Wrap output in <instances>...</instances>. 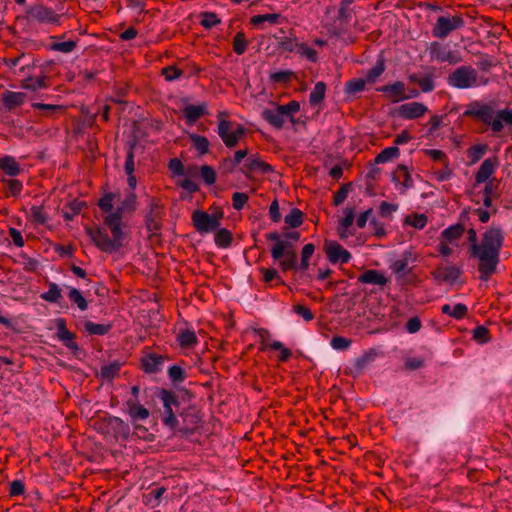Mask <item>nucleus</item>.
<instances>
[{"mask_svg": "<svg viewBox=\"0 0 512 512\" xmlns=\"http://www.w3.org/2000/svg\"><path fill=\"white\" fill-rule=\"evenodd\" d=\"M504 245V232L500 226H490L481 237L479 245L474 246L477 270L481 281H488L497 271L500 263V251Z\"/></svg>", "mask_w": 512, "mask_h": 512, "instance_id": "nucleus-1", "label": "nucleus"}, {"mask_svg": "<svg viewBox=\"0 0 512 512\" xmlns=\"http://www.w3.org/2000/svg\"><path fill=\"white\" fill-rule=\"evenodd\" d=\"M503 123L507 124L508 126H512V110L506 108L496 112L493 122V132H501L504 128Z\"/></svg>", "mask_w": 512, "mask_h": 512, "instance_id": "nucleus-32", "label": "nucleus"}, {"mask_svg": "<svg viewBox=\"0 0 512 512\" xmlns=\"http://www.w3.org/2000/svg\"><path fill=\"white\" fill-rule=\"evenodd\" d=\"M125 406L132 424L146 420L150 416V411L140 404L139 399H128Z\"/></svg>", "mask_w": 512, "mask_h": 512, "instance_id": "nucleus-22", "label": "nucleus"}, {"mask_svg": "<svg viewBox=\"0 0 512 512\" xmlns=\"http://www.w3.org/2000/svg\"><path fill=\"white\" fill-rule=\"evenodd\" d=\"M85 331L89 335H106L112 328V324H97L92 321H86L84 323Z\"/></svg>", "mask_w": 512, "mask_h": 512, "instance_id": "nucleus-45", "label": "nucleus"}, {"mask_svg": "<svg viewBox=\"0 0 512 512\" xmlns=\"http://www.w3.org/2000/svg\"><path fill=\"white\" fill-rule=\"evenodd\" d=\"M166 359H168L166 355L148 353L141 358L140 367L147 374H155L162 370Z\"/></svg>", "mask_w": 512, "mask_h": 512, "instance_id": "nucleus-18", "label": "nucleus"}, {"mask_svg": "<svg viewBox=\"0 0 512 512\" xmlns=\"http://www.w3.org/2000/svg\"><path fill=\"white\" fill-rule=\"evenodd\" d=\"M222 116H227V113L225 111L218 113L217 133L225 146L232 149L246 136L247 129L242 124H236V127L232 129L233 123L229 120L222 119Z\"/></svg>", "mask_w": 512, "mask_h": 512, "instance_id": "nucleus-6", "label": "nucleus"}, {"mask_svg": "<svg viewBox=\"0 0 512 512\" xmlns=\"http://www.w3.org/2000/svg\"><path fill=\"white\" fill-rule=\"evenodd\" d=\"M161 75L164 76L166 81H173L182 77L184 71L174 65H170L162 68Z\"/></svg>", "mask_w": 512, "mask_h": 512, "instance_id": "nucleus-64", "label": "nucleus"}, {"mask_svg": "<svg viewBox=\"0 0 512 512\" xmlns=\"http://www.w3.org/2000/svg\"><path fill=\"white\" fill-rule=\"evenodd\" d=\"M103 223L110 230L112 238L108 236L105 229L98 226L86 227L85 231L98 249L105 253H113L124 245L125 234L121 209L105 216Z\"/></svg>", "mask_w": 512, "mask_h": 512, "instance_id": "nucleus-2", "label": "nucleus"}, {"mask_svg": "<svg viewBox=\"0 0 512 512\" xmlns=\"http://www.w3.org/2000/svg\"><path fill=\"white\" fill-rule=\"evenodd\" d=\"M366 83L364 78H353L345 83L344 92L347 95H355L364 90Z\"/></svg>", "mask_w": 512, "mask_h": 512, "instance_id": "nucleus-50", "label": "nucleus"}, {"mask_svg": "<svg viewBox=\"0 0 512 512\" xmlns=\"http://www.w3.org/2000/svg\"><path fill=\"white\" fill-rule=\"evenodd\" d=\"M447 50V46L438 41L432 42L428 48L430 58L440 63L444 62Z\"/></svg>", "mask_w": 512, "mask_h": 512, "instance_id": "nucleus-41", "label": "nucleus"}, {"mask_svg": "<svg viewBox=\"0 0 512 512\" xmlns=\"http://www.w3.org/2000/svg\"><path fill=\"white\" fill-rule=\"evenodd\" d=\"M192 223L197 232L204 234L217 229L215 222L210 218V214L202 210H195L192 213Z\"/></svg>", "mask_w": 512, "mask_h": 512, "instance_id": "nucleus-19", "label": "nucleus"}, {"mask_svg": "<svg viewBox=\"0 0 512 512\" xmlns=\"http://www.w3.org/2000/svg\"><path fill=\"white\" fill-rule=\"evenodd\" d=\"M325 93H326V84L322 81L317 82L315 84L312 92L310 93L309 103L312 106H317L324 100Z\"/></svg>", "mask_w": 512, "mask_h": 512, "instance_id": "nucleus-46", "label": "nucleus"}, {"mask_svg": "<svg viewBox=\"0 0 512 512\" xmlns=\"http://www.w3.org/2000/svg\"><path fill=\"white\" fill-rule=\"evenodd\" d=\"M214 241L218 247L228 248L232 244L233 235L228 229L221 228L215 233Z\"/></svg>", "mask_w": 512, "mask_h": 512, "instance_id": "nucleus-48", "label": "nucleus"}, {"mask_svg": "<svg viewBox=\"0 0 512 512\" xmlns=\"http://www.w3.org/2000/svg\"><path fill=\"white\" fill-rule=\"evenodd\" d=\"M48 291L41 294V298L50 303H60L63 299L61 289L56 283L50 282L48 284Z\"/></svg>", "mask_w": 512, "mask_h": 512, "instance_id": "nucleus-44", "label": "nucleus"}, {"mask_svg": "<svg viewBox=\"0 0 512 512\" xmlns=\"http://www.w3.org/2000/svg\"><path fill=\"white\" fill-rule=\"evenodd\" d=\"M232 46H233V51L237 55H242L245 53L247 46H248V41L246 39L244 32H242V31L237 32V34L233 38Z\"/></svg>", "mask_w": 512, "mask_h": 512, "instance_id": "nucleus-58", "label": "nucleus"}, {"mask_svg": "<svg viewBox=\"0 0 512 512\" xmlns=\"http://www.w3.org/2000/svg\"><path fill=\"white\" fill-rule=\"evenodd\" d=\"M462 271L460 268L452 266H438L431 272L433 279L439 283L445 282L454 284L461 276Z\"/></svg>", "mask_w": 512, "mask_h": 512, "instance_id": "nucleus-17", "label": "nucleus"}, {"mask_svg": "<svg viewBox=\"0 0 512 512\" xmlns=\"http://www.w3.org/2000/svg\"><path fill=\"white\" fill-rule=\"evenodd\" d=\"M428 218L425 214L412 213L405 217L404 223L416 229H423L427 224Z\"/></svg>", "mask_w": 512, "mask_h": 512, "instance_id": "nucleus-56", "label": "nucleus"}, {"mask_svg": "<svg viewBox=\"0 0 512 512\" xmlns=\"http://www.w3.org/2000/svg\"><path fill=\"white\" fill-rule=\"evenodd\" d=\"M0 170L10 177L18 176L22 172L20 164L10 155L0 157Z\"/></svg>", "mask_w": 512, "mask_h": 512, "instance_id": "nucleus-28", "label": "nucleus"}, {"mask_svg": "<svg viewBox=\"0 0 512 512\" xmlns=\"http://www.w3.org/2000/svg\"><path fill=\"white\" fill-rule=\"evenodd\" d=\"M296 77L295 72L291 70H283L278 71L270 74V80L273 83L277 84H287L289 83L293 78Z\"/></svg>", "mask_w": 512, "mask_h": 512, "instance_id": "nucleus-59", "label": "nucleus"}, {"mask_svg": "<svg viewBox=\"0 0 512 512\" xmlns=\"http://www.w3.org/2000/svg\"><path fill=\"white\" fill-rule=\"evenodd\" d=\"M494 108L481 101H472L467 105L466 110L463 113L464 117H469L477 121H481L484 124L491 127L493 131V122L495 119Z\"/></svg>", "mask_w": 512, "mask_h": 512, "instance_id": "nucleus-8", "label": "nucleus"}, {"mask_svg": "<svg viewBox=\"0 0 512 512\" xmlns=\"http://www.w3.org/2000/svg\"><path fill=\"white\" fill-rule=\"evenodd\" d=\"M465 26V21L461 14H455L452 17L439 16L432 28V35L435 38L444 39L451 32L461 29Z\"/></svg>", "mask_w": 512, "mask_h": 512, "instance_id": "nucleus-10", "label": "nucleus"}, {"mask_svg": "<svg viewBox=\"0 0 512 512\" xmlns=\"http://www.w3.org/2000/svg\"><path fill=\"white\" fill-rule=\"evenodd\" d=\"M77 47V41L76 40H68L64 42H53L49 49L52 51H59L62 53H71L75 50Z\"/></svg>", "mask_w": 512, "mask_h": 512, "instance_id": "nucleus-62", "label": "nucleus"}, {"mask_svg": "<svg viewBox=\"0 0 512 512\" xmlns=\"http://www.w3.org/2000/svg\"><path fill=\"white\" fill-rule=\"evenodd\" d=\"M494 108L481 101H472L467 105L466 110L463 113L464 117H469L477 121H481L484 124L491 127L493 131V122L495 119Z\"/></svg>", "mask_w": 512, "mask_h": 512, "instance_id": "nucleus-9", "label": "nucleus"}, {"mask_svg": "<svg viewBox=\"0 0 512 512\" xmlns=\"http://www.w3.org/2000/svg\"><path fill=\"white\" fill-rule=\"evenodd\" d=\"M261 117L275 129H282L285 123L284 114L276 105L274 109H264L261 112Z\"/></svg>", "mask_w": 512, "mask_h": 512, "instance_id": "nucleus-26", "label": "nucleus"}, {"mask_svg": "<svg viewBox=\"0 0 512 512\" xmlns=\"http://www.w3.org/2000/svg\"><path fill=\"white\" fill-rule=\"evenodd\" d=\"M27 95L23 92L5 91L2 94L1 101L7 111H12L20 107L26 101Z\"/></svg>", "mask_w": 512, "mask_h": 512, "instance_id": "nucleus-24", "label": "nucleus"}, {"mask_svg": "<svg viewBox=\"0 0 512 512\" xmlns=\"http://www.w3.org/2000/svg\"><path fill=\"white\" fill-rule=\"evenodd\" d=\"M265 237L267 240L275 242L271 248L273 260H280L287 251H295L293 243L288 240H282L278 232L267 233Z\"/></svg>", "mask_w": 512, "mask_h": 512, "instance_id": "nucleus-16", "label": "nucleus"}, {"mask_svg": "<svg viewBox=\"0 0 512 512\" xmlns=\"http://www.w3.org/2000/svg\"><path fill=\"white\" fill-rule=\"evenodd\" d=\"M267 348L280 351V355L278 357L280 362H287L292 355L291 350L285 347L280 341H273L270 345H263L262 347L263 350Z\"/></svg>", "mask_w": 512, "mask_h": 512, "instance_id": "nucleus-55", "label": "nucleus"}, {"mask_svg": "<svg viewBox=\"0 0 512 512\" xmlns=\"http://www.w3.org/2000/svg\"><path fill=\"white\" fill-rule=\"evenodd\" d=\"M155 395L162 403V410L160 412L162 424L175 432L179 425L177 418V413L181 406L179 395L173 390L166 388H158Z\"/></svg>", "mask_w": 512, "mask_h": 512, "instance_id": "nucleus-4", "label": "nucleus"}, {"mask_svg": "<svg viewBox=\"0 0 512 512\" xmlns=\"http://www.w3.org/2000/svg\"><path fill=\"white\" fill-rule=\"evenodd\" d=\"M164 216V204L161 199L148 196L147 206L144 210V223L146 230L150 232V237L159 235L163 226Z\"/></svg>", "mask_w": 512, "mask_h": 512, "instance_id": "nucleus-5", "label": "nucleus"}, {"mask_svg": "<svg viewBox=\"0 0 512 512\" xmlns=\"http://www.w3.org/2000/svg\"><path fill=\"white\" fill-rule=\"evenodd\" d=\"M68 298L71 303L75 304L81 311L88 309V302L82 293L74 287L69 288Z\"/></svg>", "mask_w": 512, "mask_h": 512, "instance_id": "nucleus-51", "label": "nucleus"}, {"mask_svg": "<svg viewBox=\"0 0 512 512\" xmlns=\"http://www.w3.org/2000/svg\"><path fill=\"white\" fill-rule=\"evenodd\" d=\"M28 21H35L44 24H59L61 14L56 13L52 8L43 4H35L26 10Z\"/></svg>", "mask_w": 512, "mask_h": 512, "instance_id": "nucleus-11", "label": "nucleus"}, {"mask_svg": "<svg viewBox=\"0 0 512 512\" xmlns=\"http://www.w3.org/2000/svg\"><path fill=\"white\" fill-rule=\"evenodd\" d=\"M103 223L110 230L112 238L108 236L105 229L98 226L86 227L85 231L98 249L105 253H113L124 245L125 234L121 209L105 216Z\"/></svg>", "mask_w": 512, "mask_h": 512, "instance_id": "nucleus-3", "label": "nucleus"}, {"mask_svg": "<svg viewBox=\"0 0 512 512\" xmlns=\"http://www.w3.org/2000/svg\"><path fill=\"white\" fill-rule=\"evenodd\" d=\"M499 165L498 157H490L485 159L480 165L475 174V181L477 184L488 182L493 175L496 167Z\"/></svg>", "mask_w": 512, "mask_h": 512, "instance_id": "nucleus-23", "label": "nucleus"}, {"mask_svg": "<svg viewBox=\"0 0 512 512\" xmlns=\"http://www.w3.org/2000/svg\"><path fill=\"white\" fill-rule=\"evenodd\" d=\"M32 108L35 110H40L42 116H52L57 111H63V106L61 105H53V104H44L40 102H33Z\"/></svg>", "mask_w": 512, "mask_h": 512, "instance_id": "nucleus-60", "label": "nucleus"}, {"mask_svg": "<svg viewBox=\"0 0 512 512\" xmlns=\"http://www.w3.org/2000/svg\"><path fill=\"white\" fill-rule=\"evenodd\" d=\"M282 18L279 13H271V14H259L255 15L250 19V23L254 26H260L264 22H269L270 24L279 23V19Z\"/></svg>", "mask_w": 512, "mask_h": 512, "instance_id": "nucleus-54", "label": "nucleus"}, {"mask_svg": "<svg viewBox=\"0 0 512 512\" xmlns=\"http://www.w3.org/2000/svg\"><path fill=\"white\" fill-rule=\"evenodd\" d=\"M385 71V62L383 59H379L375 66L369 69L365 76V81L369 84L374 83L378 77H380Z\"/></svg>", "mask_w": 512, "mask_h": 512, "instance_id": "nucleus-53", "label": "nucleus"}, {"mask_svg": "<svg viewBox=\"0 0 512 512\" xmlns=\"http://www.w3.org/2000/svg\"><path fill=\"white\" fill-rule=\"evenodd\" d=\"M411 257H412V252L405 251L401 255V258L395 260L390 265V269L394 272V274L396 275V277L398 279L405 277L410 272L411 269L408 268V263H409V260L411 259Z\"/></svg>", "mask_w": 512, "mask_h": 512, "instance_id": "nucleus-27", "label": "nucleus"}, {"mask_svg": "<svg viewBox=\"0 0 512 512\" xmlns=\"http://www.w3.org/2000/svg\"><path fill=\"white\" fill-rule=\"evenodd\" d=\"M478 72L472 66L462 65L451 72L447 77V83L457 89H468L478 86Z\"/></svg>", "mask_w": 512, "mask_h": 512, "instance_id": "nucleus-7", "label": "nucleus"}, {"mask_svg": "<svg viewBox=\"0 0 512 512\" xmlns=\"http://www.w3.org/2000/svg\"><path fill=\"white\" fill-rule=\"evenodd\" d=\"M392 181L397 183H401L405 189L413 187V181L410 175L408 168L400 164L398 165L396 171L393 174Z\"/></svg>", "mask_w": 512, "mask_h": 512, "instance_id": "nucleus-35", "label": "nucleus"}, {"mask_svg": "<svg viewBox=\"0 0 512 512\" xmlns=\"http://www.w3.org/2000/svg\"><path fill=\"white\" fill-rule=\"evenodd\" d=\"M428 107L420 102H410L399 106L398 115L403 119H417L425 115Z\"/></svg>", "mask_w": 512, "mask_h": 512, "instance_id": "nucleus-21", "label": "nucleus"}, {"mask_svg": "<svg viewBox=\"0 0 512 512\" xmlns=\"http://www.w3.org/2000/svg\"><path fill=\"white\" fill-rule=\"evenodd\" d=\"M324 251L327 259L332 264H346L351 259V253L333 240H325Z\"/></svg>", "mask_w": 512, "mask_h": 512, "instance_id": "nucleus-13", "label": "nucleus"}, {"mask_svg": "<svg viewBox=\"0 0 512 512\" xmlns=\"http://www.w3.org/2000/svg\"><path fill=\"white\" fill-rule=\"evenodd\" d=\"M465 232V226L463 223H457L451 225L441 232V239L446 242H454L462 237Z\"/></svg>", "mask_w": 512, "mask_h": 512, "instance_id": "nucleus-34", "label": "nucleus"}, {"mask_svg": "<svg viewBox=\"0 0 512 512\" xmlns=\"http://www.w3.org/2000/svg\"><path fill=\"white\" fill-rule=\"evenodd\" d=\"M177 341L181 348H191L197 344L198 339L194 331L186 329L178 334Z\"/></svg>", "mask_w": 512, "mask_h": 512, "instance_id": "nucleus-39", "label": "nucleus"}, {"mask_svg": "<svg viewBox=\"0 0 512 512\" xmlns=\"http://www.w3.org/2000/svg\"><path fill=\"white\" fill-rule=\"evenodd\" d=\"M56 324V336L59 341L63 343L65 347L71 350L74 354L79 351V346L76 340V334L69 331L64 318H57Z\"/></svg>", "mask_w": 512, "mask_h": 512, "instance_id": "nucleus-14", "label": "nucleus"}, {"mask_svg": "<svg viewBox=\"0 0 512 512\" xmlns=\"http://www.w3.org/2000/svg\"><path fill=\"white\" fill-rule=\"evenodd\" d=\"M278 40L277 42V48L280 51L283 52H297V49L299 48V43L297 41V38L295 36L291 37H276Z\"/></svg>", "mask_w": 512, "mask_h": 512, "instance_id": "nucleus-40", "label": "nucleus"}, {"mask_svg": "<svg viewBox=\"0 0 512 512\" xmlns=\"http://www.w3.org/2000/svg\"><path fill=\"white\" fill-rule=\"evenodd\" d=\"M405 90V84L401 81H396L392 84H387L377 88V91L382 92L392 103L407 100Z\"/></svg>", "mask_w": 512, "mask_h": 512, "instance_id": "nucleus-20", "label": "nucleus"}, {"mask_svg": "<svg viewBox=\"0 0 512 512\" xmlns=\"http://www.w3.org/2000/svg\"><path fill=\"white\" fill-rule=\"evenodd\" d=\"M22 87L27 90L37 91L39 89H46L49 87L48 77L42 75L40 77H28L23 80Z\"/></svg>", "mask_w": 512, "mask_h": 512, "instance_id": "nucleus-37", "label": "nucleus"}, {"mask_svg": "<svg viewBox=\"0 0 512 512\" xmlns=\"http://www.w3.org/2000/svg\"><path fill=\"white\" fill-rule=\"evenodd\" d=\"M352 4L353 3L348 0H342L340 2L336 20L341 24H348L351 21L352 16L355 13Z\"/></svg>", "mask_w": 512, "mask_h": 512, "instance_id": "nucleus-36", "label": "nucleus"}, {"mask_svg": "<svg viewBox=\"0 0 512 512\" xmlns=\"http://www.w3.org/2000/svg\"><path fill=\"white\" fill-rule=\"evenodd\" d=\"M86 207V202L79 199H73L63 207L62 216L66 221H72L74 217Z\"/></svg>", "mask_w": 512, "mask_h": 512, "instance_id": "nucleus-31", "label": "nucleus"}, {"mask_svg": "<svg viewBox=\"0 0 512 512\" xmlns=\"http://www.w3.org/2000/svg\"><path fill=\"white\" fill-rule=\"evenodd\" d=\"M183 112L186 118V122L188 124H193L207 114V104L202 103L200 105H187Z\"/></svg>", "mask_w": 512, "mask_h": 512, "instance_id": "nucleus-29", "label": "nucleus"}, {"mask_svg": "<svg viewBox=\"0 0 512 512\" xmlns=\"http://www.w3.org/2000/svg\"><path fill=\"white\" fill-rule=\"evenodd\" d=\"M353 184L351 182L342 184L341 187L334 193L333 205H341L347 198L348 193L352 190Z\"/></svg>", "mask_w": 512, "mask_h": 512, "instance_id": "nucleus-61", "label": "nucleus"}, {"mask_svg": "<svg viewBox=\"0 0 512 512\" xmlns=\"http://www.w3.org/2000/svg\"><path fill=\"white\" fill-rule=\"evenodd\" d=\"M443 314H447L455 319H463L468 314V308L465 304L458 303L453 308L449 304L441 307Z\"/></svg>", "mask_w": 512, "mask_h": 512, "instance_id": "nucleus-38", "label": "nucleus"}, {"mask_svg": "<svg viewBox=\"0 0 512 512\" xmlns=\"http://www.w3.org/2000/svg\"><path fill=\"white\" fill-rule=\"evenodd\" d=\"M194 148L201 154H207L209 152V140L207 137L198 135V134H190L189 135Z\"/></svg>", "mask_w": 512, "mask_h": 512, "instance_id": "nucleus-52", "label": "nucleus"}, {"mask_svg": "<svg viewBox=\"0 0 512 512\" xmlns=\"http://www.w3.org/2000/svg\"><path fill=\"white\" fill-rule=\"evenodd\" d=\"M304 213L298 208H292L285 216L284 222L291 228H297L303 224Z\"/></svg>", "mask_w": 512, "mask_h": 512, "instance_id": "nucleus-49", "label": "nucleus"}, {"mask_svg": "<svg viewBox=\"0 0 512 512\" xmlns=\"http://www.w3.org/2000/svg\"><path fill=\"white\" fill-rule=\"evenodd\" d=\"M485 187L483 189V205L486 208L492 207V198H499L500 195L496 193L499 187V180L497 178H492L488 182H485Z\"/></svg>", "mask_w": 512, "mask_h": 512, "instance_id": "nucleus-30", "label": "nucleus"}, {"mask_svg": "<svg viewBox=\"0 0 512 512\" xmlns=\"http://www.w3.org/2000/svg\"><path fill=\"white\" fill-rule=\"evenodd\" d=\"M358 282L365 284H373L378 286H385L389 279L379 270L368 269L365 270L359 277Z\"/></svg>", "mask_w": 512, "mask_h": 512, "instance_id": "nucleus-25", "label": "nucleus"}, {"mask_svg": "<svg viewBox=\"0 0 512 512\" xmlns=\"http://www.w3.org/2000/svg\"><path fill=\"white\" fill-rule=\"evenodd\" d=\"M99 429L107 433L112 432L115 438L127 440L130 437L131 430L128 423L119 417L106 415L99 422Z\"/></svg>", "mask_w": 512, "mask_h": 512, "instance_id": "nucleus-12", "label": "nucleus"}, {"mask_svg": "<svg viewBox=\"0 0 512 512\" xmlns=\"http://www.w3.org/2000/svg\"><path fill=\"white\" fill-rule=\"evenodd\" d=\"M199 17L200 24L206 29H211L221 23V19L214 12H202Z\"/></svg>", "mask_w": 512, "mask_h": 512, "instance_id": "nucleus-57", "label": "nucleus"}, {"mask_svg": "<svg viewBox=\"0 0 512 512\" xmlns=\"http://www.w3.org/2000/svg\"><path fill=\"white\" fill-rule=\"evenodd\" d=\"M488 146L486 144H476L471 146L468 149V157L471 160V163L474 164L478 162L486 153Z\"/></svg>", "mask_w": 512, "mask_h": 512, "instance_id": "nucleus-63", "label": "nucleus"}, {"mask_svg": "<svg viewBox=\"0 0 512 512\" xmlns=\"http://www.w3.org/2000/svg\"><path fill=\"white\" fill-rule=\"evenodd\" d=\"M240 171L245 175L246 178L251 179L253 174L259 172L261 174H269L274 172V168L267 162L257 157H248L240 168Z\"/></svg>", "mask_w": 512, "mask_h": 512, "instance_id": "nucleus-15", "label": "nucleus"}, {"mask_svg": "<svg viewBox=\"0 0 512 512\" xmlns=\"http://www.w3.org/2000/svg\"><path fill=\"white\" fill-rule=\"evenodd\" d=\"M168 377L174 386H178L186 380L187 373L181 366L172 365L168 369Z\"/></svg>", "mask_w": 512, "mask_h": 512, "instance_id": "nucleus-47", "label": "nucleus"}, {"mask_svg": "<svg viewBox=\"0 0 512 512\" xmlns=\"http://www.w3.org/2000/svg\"><path fill=\"white\" fill-rule=\"evenodd\" d=\"M278 261L283 272L291 271L298 267L297 254L295 251H287Z\"/></svg>", "mask_w": 512, "mask_h": 512, "instance_id": "nucleus-43", "label": "nucleus"}, {"mask_svg": "<svg viewBox=\"0 0 512 512\" xmlns=\"http://www.w3.org/2000/svg\"><path fill=\"white\" fill-rule=\"evenodd\" d=\"M400 150L397 146L387 147L383 149L375 158L374 164H383L392 159L398 158Z\"/></svg>", "mask_w": 512, "mask_h": 512, "instance_id": "nucleus-42", "label": "nucleus"}, {"mask_svg": "<svg viewBox=\"0 0 512 512\" xmlns=\"http://www.w3.org/2000/svg\"><path fill=\"white\" fill-rule=\"evenodd\" d=\"M123 363L115 360L107 365H103L99 372V377L105 381H112L115 377L119 376Z\"/></svg>", "mask_w": 512, "mask_h": 512, "instance_id": "nucleus-33", "label": "nucleus"}]
</instances>
